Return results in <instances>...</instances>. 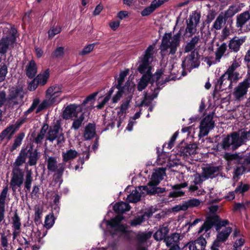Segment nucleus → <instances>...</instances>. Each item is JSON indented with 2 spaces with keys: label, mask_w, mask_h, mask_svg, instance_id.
<instances>
[{
  "label": "nucleus",
  "mask_w": 250,
  "mask_h": 250,
  "mask_svg": "<svg viewBox=\"0 0 250 250\" xmlns=\"http://www.w3.org/2000/svg\"><path fill=\"white\" fill-rule=\"evenodd\" d=\"M190 52L191 53L187 56L185 60L182 62L181 65L183 69H185L186 68H188V67L190 66V63L195 60V56H196L197 60L199 59L200 55L198 51H196V50H194Z\"/></svg>",
  "instance_id": "4be33fe9"
},
{
  "label": "nucleus",
  "mask_w": 250,
  "mask_h": 250,
  "mask_svg": "<svg viewBox=\"0 0 250 250\" xmlns=\"http://www.w3.org/2000/svg\"><path fill=\"white\" fill-rule=\"evenodd\" d=\"M12 178L10 183V188L14 192L21 188L23 182V174L19 167H14L12 170Z\"/></svg>",
  "instance_id": "9d476101"
},
{
  "label": "nucleus",
  "mask_w": 250,
  "mask_h": 250,
  "mask_svg": "<svg viewBox=\"0 0 250 250\" xmlns=\"http://www.w3.org/2000/svg\"><path fill=\"white\" fill-rule=\"evenodd\" d=\"M15 132V129L14 125L8 126L0 133V140H3L6 137H7L8 140L10 139Z\"/></svg>",
  "instance_id": "72a5a7b5"
},
{
  "label": "nucleus",
  "mask_w": 250,
  "mask_h": 250,
  "mask_svg": "<svg viewBox=\"0 0 250 250\" xmlns=\"http://www.w3.org/2000/svg\"><path fill=\"white\" fill-rule=\"evenodd\" d=\"M48 129V125L46 124H44L42 127L39 133L34 138V142L37 144L42 143Z\"/></svg>",
  "instance_id": "f704fd0d"
},
{
  "label": "nucleus",
  "mask_w": 250,
  "mask_h": 250,
  "mask_svg": "<svg viewBox=\"0 0 250 250\" xmlns=\"http://www.w3.org/2000/svg\"><path fill=\"white\" fill-rule=\"evenodd\" d=\"M61 91V88L59 85L51 86L46 90V98L52 101L54 103L55 102V98L59 96Z\"/></svg>",
  "instance_id": "f3484780"
},
{
  "label": "nucleus",
  "mask_w": 250,
  "mask_h": 250,
  "mask_svg": "<svg viewBox=\"0 0 250 250\" xmlns=\"http://www.w3.org/2000/svg\"><path fill=\"white\" fill-rule=\"evenodd\" d=\"M227 48V44L223 42L221 44L220 47H219L216 51L215 52V57L216 60L220 61V59L223 56L224 54L226 52Z\"/></svg>",
  "instance_id": "49530a36"
},
{
  "label": "nucleus",
  "mask_w": 250,
  "mask_h": 250,
  "mask_svg": "<svg viewBox=\"0 0 250 250\" xmlns=\"http://www.w3.org/2000/svg\"><path fill=\"white\" fill-rule=\"evenodd\" d=\"M7 73V67L5 64H0V82L3 81Z\"/></svg>",
  "instance_id": "680f3d73"
},
{
  "label": "nucleus",
  "mask_w": 250,
  "mask_h": 250,
  "mask_svg": "<svg viewBox=\"0 0 250 250\" xmlns=\"http://www.w3.org/2000/svg\"><path fill=\"white\" fill-rule=\"evenodd\" d=\"M124 218L123 216L118 215L110 220L105 221L107 227L114 231L113 232L111 231V233L112 235L118 232L123 233L126 232L127 226L126 225L121 224V221L123 220Z\"/></svg>",
  "instance_id": "1a4fd4ad"
},
{
  "label": "nucleus",
  "mask_w": 250,
  "mask_h": 250,
  "mask_svg": "<svg viewBox=\"0 0 250 250\" xmlns=\"http://www.w3.org/2000/svg\"><path fill=\"white\" fill-rule=\"evenodd\" d=\"M55 223V217L53 214H49L45 217L44 226L47 229L52 227Z\"/></svg>",
  "instance_id": "09e8293b"
},
{
  "label": "nucleus",
  "mask_w": 250,
  "mask_h": 250,
  "mask_svg": "<svg viewBox=\"0 0 250 250\" xmlns=\"http://www.w3.org/2000/svg\"><path fill=\"white\" fill-rule=\"evenodd\" d=\"M98 92H94L87 96L83 101L81 104H79V113L83 111V109H87L90 111V107L95 101V98Z\"/></svg>",
  "instance_id": "2eb2a0df"
},
{
  "label": "nucleus",
  "mask_w": 250,
  "mask_h": 250,
  "mask_svg": "<svg viewBox=\"0 0 250 250\" xmlns=\"http://www.w3.org/2000/svg\"><path fill=\"white\" fill-rule=\"evenodd\" d=\"M30 153V155L29 156V161L28 164L30 166H34L36 165L37 161L39 159L38 153L37 150H33L32 148L29 149L27 153Z\"/></svg>",
  "instance_id": "ea45409f"
},
{
  "label": "nucleus",
  "mask_w": 250,
  "mask_h": 250,
  "mask_svg": "<svg viewBox=\"0 0 250 250\" xmlns=\"http://www.w3.org/2000/svg\"><path fill=\"white\" fill-rule=\"evenodd\" d=\"M151 236L152 233L150 231L139 232L136 235V239L139 243L137 245V250H147L145 247H140L139 244L146 242Z\"/></svg>",
  "instance_id": "aec40b11"
},
{
  "label": "nucleus",
  "mask_w": 250,
  "mask_h": 250,
  "mask_svg": "<svg viewBox=\"0 0 250 250\" xmlns=\"http://www.w3.org/2000/svg\"><path fill=\"white\" fill-rule=\"evenodd\" d=\"M113 208L114 210L119 213H124L130 209L129 204H114Z\"/></svg>",
  "instance_id": "79ce46f5"
},
{
  "label": "nucleus",
  "mask_w": 250,
  "mask_h": 250,
  "mask_svg": "<svg viewBox=\"0 0 250 250\" xmlns=\"http://www.w3.org/2000/svg\"><path fill=\"white\" fill-rule=\"evenodd\" d=\"M172 38L171 33H165L163 36L161 44L160 46V49L162 51H166L168 49H170L171 50V44L172 41L170 42V40Z\"/></svg>",
  "instance_id": "412c9836"
},
{
  "label": "nucleus",
  "mask_w": 250,
  "mask_h": 250,
  "mask_svg": "<svg viewBox=\"0 0 250 250\" xmlns=\"http://www.w3.org/2000/svg\"><path fill=\"white\" fill-rule=\"evenodd\" d=\"M181 35L180 31L174 35L172 39V48L169 51V54L174 55L176 53L177 48L180 45Z\"/></svg>",
  "instance_id": "a878e982"
},
{
  "label": "nucleus",
  "mask_w": 250,
  "mask_h": 250,
  "mask_svg": "<svg viewBox=\"0 0 250 250\" xmlns=\"http://www.w3.org/2000/svg\"><path fill=\"white\" fill-rule=\"evenodd\" d=\"M243 42V40L241 41L240 39L235 40L233 38L229 41V47L233 52L236 53L240 50V46L242 44Z\"/></svg>",
  "instance_id": "58836bf2"
},
{
  "label": "nucleus",
  "mask_w": 250,
  "mask_h": 250,
  "mask_svg": "<svg viewBox=\"0 0 250 250\" xmlns=\"http://www.w3.org/2000/svg\"><path fill=\"white\" fill-rule=\"evenodd\" d=\"M95 46V43L89 44L85 46L83 49V50L79 52V55H85L89 54L92 51Z\"/></svg>",
  "instance_id": "774afa93"
},
{
  "label": "nucleus",
  "mask_w": 250,
  "mask_h": 250,
  "mask_svg": "<svg viewBox=\"0 0 250 250\" xmlns=\"http://www.w3.org/2000/svg\"><path fill=\"white\" fill-rule=\"evenodd\" d=\"M150 81V80L145 78V76H142L137 84V90L139 91H142L147 86Z\"/></svg>",
  "instance_id": "a18cd8bd"
},
{
  "label": "nucleus",
  "mask_w": 250,
  "mask_h": 250,
  "mask_svg": "<svg viewBox=\"0 0 250 250\" xmlns=\"http://www.w3.org/2000/svg\"><path fill=\"white\" fill-rule=\"evenodd\" d=\"M232 231L231 228L229 227L223 229L221 231L218 232L217 235V238L218 240L222 242H225L228 238Z\"/></svg>",
  "instance_id": "2f4dec72"
},
{
  "label": "nucleus",
  "mask_w": 250,
  "mask_h": 250,
  "mask_svg": "<svg viewBox=\"0 0 250 250\" xmlns=\"http://www.w3.org/2000/svg\"><path fill=\"white\" fill-rule=\"evenodd\" d=\"M128 72V70L123 71L120 72L119 74V77L117 80V84H115V86L116 88H120L121 85H123V83L125 81V76L127 75Z\"/></svg>",
  "instance_id": "6e6d98bb"
},
{
  "label": "nucleus",
  "mask_w": 250,
  "mask_h": 250,
  "mask_svg": "<svg viewBox=\"0 0 250 250\" xmlns=\"http://www.w3.org/2000/svg\"><path fill=\"white\" fill-rule=\"evenodd\" d=\"M231 145V140L230 136L228 135L223 138L222 141L221 143H218L216 146V149L219 150V147H221L223 150H229L230 146Z\"/></svg>",
  "instance_id": "e433bc0d"
},
{
  "label": "nucleus",
  "mask_w": 250,
  "mask_h": 250,
  "mask_svg": "<svg viewBox=\"0 0 250 250\" xmlns=\"http://www.w3.org/2000/svg\"><path fill=\"white\" fill-rule=\"evenodd\" d=\"M81 115L79 116V127L82 125L83 122H86L89 118V115L90 113V110L87 109H83Z\"/></svg>",
  "instance_id": "8fccbe9b"
},
{
  "label": "nucleus",
  "mask_w": 250,
  "mask_h": 250,
  "mask_svg": "<svg viewBox=\"0 0 250 250\" xmlns=\"http://www.w3.org/2000/svg\"><path fill=\"white\" fill-rule=\"evenodd\" d=\"M47 167L49 171L55 172V181L60 182L61 184L62 181L61 178L64 170L65 164L58 163L55 157H49L47 160Z\"/></svg>",
  "instance_id": "20e7f679"
},
{
  "label": "nucleus",
  "mask_w": 250,
  "mask_h": 250,
  "mask_svg": "<svg viewBox=\"0 0 250 250\" xmlns=\"http://www.w3.org/2000/svg\"><path fill=\"white\" fill-rule=\"evenodd\" d=\"M49 74L48 70H47L45 71L43 74L38 75L36 79L40 84H41L43 85L46 83L49 77Z\"/></svg>",
  "instance_id": "3c124183"
},
{
  "label": "nucleus",
  "mask_w": 250,
  "mask_h": 250,
  "mask_svg": "<svg viewBox=\"0 0 250 250\" xmlns=\"http://www.w3.org/2000/svg\"><path fill=\"white\" fill-rule=\"evenodd\" d=\"M231 138V143L232 149L235 150L239 147L242 144V141L240 140V135L237 132H233L230 135Z\"/></svg>",
  "instance_id": "c85d7f7f"
},
{
  "label": "nucleus",
  "mask_w": 250,
  "mask_h": 250,
  "mask_svg": "<svg viewBox=\"0 0 250 250\" xmlns=\"http://www.w3.org/2000/svg\"><path fill=\"white\" fill-rule=\"evenodd\" d=\"M96 135V127L94 124L88 123L85 126L83 133V137L86 140L93 138Z\"/></svg>",
  "instance_id": "393cba45"
},
{
  "label": "nucleus",
  "mask_w": 250,
  "mask_h": 250,
  "mask_svg": "<svg viewBox=\"0 0 250 250\" xmlns=\"http://www.w3.org/2000/svg\"><path fill=\"white\" fill-rule=\"evenodd\" d=\"M78 155V152L72 149H69L62 152V161L66 163L76 158Z\"/></svg>",
  "instance_id": "cd10ccee"
},
{
  "label": "nucleus",
  "mask_w": 250,
  "mask_h": 250,
  "mask_svg": "<svg viewBox=\"0 0 250 250\" xmlns=\"http://www.w3.org/2000/svg\"><path fill=\"white\" fill-rule=\"evenodd\" d=\"M76 105L70 104L66 107L62 114L63 118L65 119L74 118L72 127L75 129L78 128V119H76L78 113Z\"/></svg>",
  "instance_id": "9b49d317"
},
{
  "label": "nucleus",
  "mask_w": 250,
  "mask_h": 250,
  "mask_svg": "<svg viewBox=\"0 0 250 250\" xmlns=\"http://www.w3.org/2000/svg\"><path fill=\"white\" fill-rule=\"evenodd\" d=\"M48 130L46 140L51 142L56 140L57 145L61 146L64 142V137L63 133L60 131V127L55 125L48 127Z\"/></svg>",
  "instance_id": "423d86ee"
},
{
  "label": "nucleus",
  "mask_w": 250,
  "mask_h": 250,
  "mask_svg": "<svg viewBox=\"0 0 250 250\" xmlns=\"http://www.w3.org/2000/svg\"><path fill=\"white\" fill-rule=\"evenodd\" d=\"M240 65L239 64L238 62H237L236 61H234L231 65L229 67L226 71V73L229 75L228 77H229L230 75H232L233 73L234 72V71L236 70V69Z\"/></svg>",
  "instance_id": "69168bd1"
},
{
  "label": "nucleus",
  "mask_w": 250,
  "mask_h": 250,
  "mask_svg": "<svg viewBox=\"0 0 250 250\" xmlns=\"http://www.w3.org/2000/svg\"><path fill=\"white\" fill-rule=\"evenodd\" d=\"M247 81V80H244L235 88L233 95L236 100H240L247 93L248 89L250 87V85Z\"/></svg>",
  "instance_id": "4468645a"
},
{
  "label": "nucleus",
  "mask_w": 250,
  "mask_h": 250,
  "mask_svg": "<svg viewBox=\"0 0 250 250\" xmlns=\"http://www.w3.org/2000/svg\"><path fill=\"white\" fill-rule=\"evenodd\" d=\"M156 211V210L155 208H151L149 211L145 212L142 216H138L132 220L130 223V225L133 227L140 225L143 222H144L146 217H150V216Z\"/></svg>",
  "instance_id": "6ab92c4d"
},
{
  "label": "nucleus",
  "mask_w": 250,
  "mask_h": 250,
  "mask_svg": "<svg viewBox=\"0 0 250 250\" xmlns=\"http://www.w3.org/2000/svg\"><path fill=\"white\" fill-rule=\"evenodd\" d=\"M25 92L22 87L17 86L12 87L9 92L7 98L6 106L14 108L15 106L22 104Z\"/></svg>",
  "instance_id": "7ed1b4c3"
},
{
  "label": "nucleus",
  "mask_w": 250,
  "mask_h": 250,
  "mask_svg": "<svg viewBox=\"0 0 250 250\" xmlns=\"http://www.w3.org/2000/svg\"><path fill=\"white\" fill-rule=\"evenodd\" d=\"M61 31L62 28L60 26L53 27L48 32L49 38H53L56 35L60 33Z\"/></svg>",
  "instance_id": "e2e57ef3"
},
{
  "label": "nucleus",
  "mask_w": 250,
  "mask_h": 250,
  "mask_svg": "<svg viewBox=\"0 0 250 250\" xmlns=\"http://www.w3.org/2000/svg\"><path fill=\"white\" fill-rule=\"evenodd\" d=\"M224 21H225V18L223 16V13L221 12L214 22L213 27L217 30L221 29L222 27L223 23H225Z\"/></svg>",
  "instance_id": "37998d69"
},
{
  "label": "nucleus",
  "mask_w": 250,
  "mask_h": 250,
  "mask_svg": "<svg viewBox=\"0 0 250 250\" xmlns=\"http://www.w3.org/2000/svg\"><path fill=\"white\" fill-rule=\"evenodd\" d=\"M195 29H194L193 21L192 20V18H190L189 21H187V27L186 29V32L187 33H189L188 37H191L195 32Z\"/></svg>",
  "instance_id": "864d4df0"
},
{
  "label": "nucleus",
  "mask_w": 250,
  "mask_h": 250,
  "mask_svg": "<svg viewBox=\"0 0 250 250\" xmlns=\"http://www.w3.org/2000/svg\"><path fill=\"white\" fill-rule=\"evenodd\" d=\"M84 145L85 147L83 150L82 149V153H79V159H81V163L82 165L84 163V160L89 159L90 156V144L89 143H84Z\"/></svg>",
  "instance_id": "473e14b6"
},
{
  "label": "nucleus",
  "mask_w": 250,
  "mask_h": 250,
  "mask_svg": "<svg viewBox=\"0 0 250 250\" xmlns=\"http://www.w3.org/2000/svg\"><path fill=\"white\" fill-rule=\"evenodd\" d=\"M53 104L52 101L46 99L44 100L41 104L38 105L36 111V113H38L44 109L46 108Z\"/></svg>",
  "instance_id": "de8ad7c7"
},
{
  "label": "nucleus",
  "mask_w": 250,
  "mask_h": 250,
  "mask_svg": "<svg viewBox=\"0 0 250 250\" xmlns=\"http://www.w3.org/2000/svg\"><path fill=\"white\" fill-rule=\"evenodd\" d=\"M161 180L159 179L158 176L153 173L151 175L150 180L147 183V186H140L138 187L140 190H143L146 192V194L149 195H157L161 196L165 195L164 194L166 192V188H160L157 187Z\"/></svg>",
  "instance_id": "f03ea898"
},
{
  "label": "nucleus",
  "mask_w": 250,
  "mask_h": 250,
  "mask_svg": "<svg viewBox=\"0 0 250 250\" xmlns=\"http://www.w3.org/2000/svg\"><path fill=\"white\" fill-rule=\"evenodd\" d=\"M180 235L177 233H174L165 239V242L167 246L175 248L179 246Z\"/></svg>",
  "instance_id": "5701e85b"
},
{
  "label": "nucleus",
  "mask_w": 250,
  "mask_h": 250,
  "mask_svg": "<svg viewBox=\"0 0 250 250\" xmlns=\"http://www.w3.org/2000/svg\"><path fill=\"white\" fill-rule=\"evenodd\" d=\"M17 30L12 27L8 31V33L3 36L0 41V54L6 53L9 47H13L16 40Z\"/></svg>",
  "instance_id": "39448f33"
},
{
  "label": "nucleus",
  "mask_w": 250,
  "mask_h": 250,
  "mask_svg": "<svg viewBox=\"0 0 250 250\" xmlns=\"http://www.w3.org/2000/svg\"><path fill=\"white\" fill-rule=\"evenodd\" d=\"M27 154L28 153L25 150L21 151L14 164V167H19L25 162Z\"/></svg>",
  "instance_id": "4c0bfd02"
},
{
  "label": "nucleus",
  "mask_w": 250,
  "mask_h": 250,
  "mask_svg": "<svg viewBox=\"0 0 250 250\" xmlns=\"http://www.w3.org/2000/svg\"><path fill=\"white\" fill-rule=\"evenodd\" d=\"M249 20H250V14L249 11L240 14L237 17L236 27L241 28Z\"/></svg>",
  "instance_id": "bb28decb"
},
{
  "label": "nucleus",
  "mask_w": 250,
  "mask_h": 250,
  "mask_svg": "<svg viewBox=\"0 0 250 250\" xmlns=\"http://www.w3.org/2000/svg\"><path fill=\"white\" fill-rule=\"evenodd\" d=\"M239 10L238 8L236 7L235 6H230L229 9L225 12V14L223 15V16L225 18V21H224V23H225L226 22V21L228 18H231Z\"/></svg>",
  "instance_id": "a19ab883"
},
{
  "label": "nucleus",
  "mask_w": 250,
  "mask_h": 250,
  "mask_svg": "<svg viewBox=\"0 0 250 250\" xmlns=\"http://www.w3.org/2000/svg\"><path fill=\"white\" fill-rule=\"evenodd\" d=\"M64 53V48L63 47L59 46L53 52L51 57L53 58H58L63 57Z\"/></svg>",
  "instance_id": "13d9d810"
},
{
  "label": "nucleus",
  "mask_w": 250,
  "mask_h": 250,
  "mask_svg": "<svg viewBox=\"0 0 250 250\" xmlns=\"http://www.w3.org/2000/svg\"><path fill=\"white\" fill-rule=\"evenodd\" d=\"M179 151L181 153V155L188 156L195 153L196 146L194 144H188L185 143L183 144L182 143L180 146H179Z\"/></svg>",
  "instance_id": "a211bd4d"
},
{
  "label": "nucleus",
  "mask_w": 250,
  "mask_h": 250,
  "mask_svg": "<svg viewBox=\"0 0 250 250\" xmlns=\"http://www.w3.org/2000/svg\"><path fill=\"white\" fill-rule=\"evenodd\" d=\"M199 204H182L178 205L173 208L172 210L174 211H178L181 210H186L189 207H196Z\"/></svg>",
  "instance_id": "bf43d9fd"
},
{
  "label": "nucleus",
  "mask_w": 250,
  "mask_h": 250,
  "mask_svg": "<svg viewBox=\"0 0 250 250\" xmlns=\"http://www.w3.org/2000/svg\"><path fill=\"white\" fill-rule=\"evenodd\" d=\"M25 136L24 132H20L15 137L14 142L12 146L11 150H14L19 146L22 142L23 139Z\"/></svg>",
  "instance_id": "c03bdc74"
},
{
  "label": "nucleus",
  "mask_w": 250,
  "mask_h": 250,
  "mask_svg": "<svg viewBox=\"0 0 250 250\" xmlns=\"http://www.w3.org/2000/svg\"><path fill=\"white\" fill-rule=\"evenodd\" d=\"M200 41L199 36H195L192 38L191 40L188 42L184 48V52L188 53L195 49L196 45L198 44Z\"/></svg>",
  "instance_id": "c756f323"
},
{
  "label": "nucleus",
  "mask_w": 250,
  "mask_h": 250,
  "mask_svg": "<svg viewBox=\"0 0 250 250\" xmlns=\"http://www.w3.org/2000/svg\"><path fill=\"white\" fill-rule=\"evenodd\" d=\"M40 103V100L39 99H35L33 100V103L31 105V106L29 108V109L26 110L24 112V114L25 115H27L28 114L31 113L32 111L34 110V109L37 107L38 105Z\"/></svg>",
  "instance_id": "338daca9"
},
{
  "label": "nucleus",
  "mask_w": 250,
  "mask_h": 250,
  "mask_svg": "<svg viewBox=\"0 0 250 250\" xmlns=\"http://www.w3.org/2000/svg\"><path fill=\"white\" fill-rule=\"evenodd\" d=\"M246 171L250 172V167L248 165H242L237 166L233 171V178H239L241 175H242Z\"/></svg>",
  "instance_id": "7c9ffc66"
},
{
  "label": "nucleus",
  "mask_w": 250,
  "mask_h": 250,
  "mask_svg": "<svg viewBox=\"0 0 250 250\" xmlns=\"http://www.w3.org/2000/svg\"><path fill=\"white\" fill-rule=\"evenodd\" d=\"M179 134V132L178 131H176L175 132L173 135H172V136L170 138V140L169 141L168 143H165L164 146H163V147L166 146V145L167 146V147L168 148V149H171L172 148L173 146H174V143H175V142L176 141V139L178 136Z\"/></svg>",
  "instance_id": "052dcab7"
},
{
  "label": "nucleus",
  "mask_w": 250,
  "mask_h": 250,
  "mask_svg": "<svg viewBox=\"0 0 250 250\" xmlns=\"http://www.w3.org/2000/svg\"><path fill=\"white\" fill-rule=\"evenodd\" d=\"M189 191L191 193L197 194V195H202L205 193V191L203 189H200L197 186L191 185L188 188Z\"/></svg>",
  "instance_id": "0e129e2a"
},
{
  "label": "nucleus",
  "mask_w": 250,
  "mask_h": 250,
  "mask_svg": "<svg viewBox=\"0 0 250 250\" xmlns=\"http://www.w3.org/2000/svg\"><path fill=\"white\" fill-rule=\"evenodd\" d=\"M120 88L123 89L124 93L126 91L128 93H133L135 89L134 85H131V83L129 80L125 83L124 85H121Z\"/></svg>",
  "instance_id": "4d7b16f0"
},
{
  "label": "nucleus",
  "mask_w": 250,
  "mask_h": 250,
  "mask_svg": "<svg viewBox=\"0 0 250 250\" xmlns=\"http://www.w3.org/2000/svg\"><path fill=\"white\" fill-rule=\"evenodd\" d=\"M26 75L30 79L33 78L37 72V67L35 61L31 60L25 67Z\"/></svg>",
  "instance_id": "b1692460"
},
{
  "label": "nucleus",
  "mask_w": 250,
  "mask_h": 250,
  "mask_svg": "<svg viewBox=\"0 0 250 250\" xmlns=\"http://www.w3.org/2000/svg\"><path fill=\"white\" fill-rule=\"evenodd\" d=\"M32 172L31 170H27L26 173L25 181L24 183L25 188L27 190H30L32 182Z\"/></svg>",
  "instance_id": "5fc2aeb1"
},
{
  "label": "nucleus",
  "mask_w": 250,
  "mask_h": 250,
  "mask_svg": "<svg viewBox=\"0 0 250 250\" xmlns=\"http://www.w3.org/2000/svg\"><path fill=\"white\" fill-rule=\"evenodd\" d=\"M209 209L210 213L212 214L209 215L207 218L206 221L198 230L199 234L201 233L203 231L208 233L213 225L215 226L216 230L219 231L222 227L226 226L229 224V221L227 220L221 221L219 217L214 214L218 210V206H211L209 207Z\"/></svg>",
  "instance_id": "f257e3e1"
},
{
  "label": "nucleus",
  "mask_w": 250,
  "mask_h": 250,
  "mask_svg": "<svg viewBox=\"0 0 250 250\" xmlns=\"http://www.w3.org/2000/svg\"><path fill=\"white\" fill-rule=\"evenodd\" d=\"M202 170L203 177L205 179H208L209 178L212 179L217 176L221 168L220 166H208L203 167Z\"/></svg>",
  "instance_id": "ddd939ff"
},
{
  "label": "nucleus",
  "mask_w": 250,
  "mask_h": 250,
  "mask_svg": "<svg viewBox=\"0 0 250 250\" xmlns=\"http://www.w3.org/2000/svg\"><path fill=\"white\" fill-rule=\"evenodd\" d=\"M146 192L144 190H140L137 188H135L133 189L130 193L127 195L126 197V202L124 201L116 202L115 203H137L140 201L141 198L142 196H145Z\"/></svg>",
  "instance_id": "f8f14e48"
},
{
  "label": "nucleus",
  "mask_w": 250,
  "mask_h": 250,
  "mask_svg": "<svg viewBox=\"0 0 250 250\" xmlns=\"http://www.w3.org/2000/svg\"><path fill=\"white\" fill-rule=\"evenodd\" d=\"M154 49V46L153 45H149L146 50L144 54L140 58L141 60L140 64L137 68L140 73L143 74L148 65L151 64L153 58Z\"/></svg>",
  "instance_id": "0eeeda50"
},
{
  "label": "nucleus",
  "mask_w": 250,
  "mask_h": 250,
  "mask_svg": "<svg viewBox=\"0 0 250 250\" xmlns=\"http://www.w3.org/2000/svg\"><path fill=\"white\" fill-rule=\"evenodd\" d=\"M213 114H208L201 121L198 134V137L200 138L208 135L209 131L214 128L215 123L213 121Z\"/></svg>",
  "instance_id": "6e6552de"
},
{
  "label": "nucleus",
  "mask_w": 250,
  "mask_h": 250,
  "mask_svg": "<svg viewBox=\"0 0 250 250\" xmlns=\"http://www.w3.org/2000/svg\"><path fill=\"white\" fill-rule=\"evenodd\" d=\"M250 185L248 184H243L242 182L236 187L234 191L236 193L243 194L248 191Z\"/></svg>",
  "instance_id": "603ef678"
},
{
  "label": "nucleus",
  "mask_w": 250,
  "mask_h": 250,
  "mask_svg": "<svg viewBox=\"0 0 250 250\" xmlns=\"http://www.w3.org/2000/svg\"><path fill=\"white\" fill-rule=\"evenodd\" d=\"M169 229L167 227L160 228L153 235L154 238L157 241L163 240L168 232Z\"/></svg>",
  "instance_id": "c9c22d12"
},
{
  "label": "nucleus",
  "mask_w": 250,
  "mask_h": 250,
  "mask_svg": "<svg viewBox=\"0 0 250 250\" xmlns=\"http://www.w3.org/2000/svg\"><path fill=\"white\" fill-rule=\"evenodd\" d=\"M12 227L13 239L14 240L20 234L21 229V219L16 212L12 218Z\"/></svg>",
  "instance_id": "dca6fc26"
}]
</instances>
